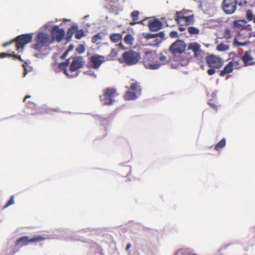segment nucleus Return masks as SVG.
I'll use <instances>...</instances> for the list:
<instances>
[{
  "label": "nucleus",
  "mask_w": 255,
  "mask_h": 255,
  "mask_svg": "<svg viewBox=\"0 0 255 255\" xmlns=\"http://www.w3.org/2000/svg\"><path fill=\"white\" fill-rule=\"evenodd\" d=\"M54 42L48 33L42 32L37 35L35 43L32 45L33 49L41 51L44 47H47Z\"/></svg>",
  "instance_id": "f257e3e1"
},
{
  "label": "nucleus",
  "mask_w": 255,
  "mask_h": 255,
  "mask_svg": "<svg viewBox=\"0 0 255 255\" xmlns=\"http://www.w3.org/2000/svg\"><path fill=\"white\" fill-rule=\"evenodd\" d=\"M33 38V33L24 34L17 36L15 39L11 40L9 42H6L3 44V47H6L9 44L15 43V47L17 50L23 49L24 46L30 42Z\"/></svg>",
  "instance_id": "f03ea898"
},
{
  "label": "nucleus",
  "mask_w": 255,
  "mask_h": 255,
  "mask_svg": "<svg viewBox=\"0 0 255 255\" xmlns=\"http://www.w3.org/2000/svg\"><path fill=\"white\" fill-rule=\"evenodd\" d=\"M157 56L151 52H146L143 56V63L146 69L155 70L161 66V64L156 62Z\"/></svg>",
  "instance_id": "7ed1b4c3"
},
{
  "label": "nucleus",
  "mask_w": 255,
  "mask_h": 255,
  "mask_svg": "<svg viewBox=\"0 0 255 255\" xmlns=\"http://www.w3.org/2000/svg\"><path fill=\"white\" fill-rule=\"evenodd\" d=\"M118 95L115 88H108L103 91V95L100 96V99L105 105H112L115 102L114 98Z\"/></svg>",
  "instance_id": "20e7f679"
},
{
  "label": "nucleus",
  "mask_w": 255,
  "mask_h": 255,
  "mask_svg": "<svg viewBox=\"0 0 255 255\" xmlns=\"http://www.w3.org/2000/svg\"><path fill=\"white\" fill-rule=\"evenodd\" d=\"M123 62L128 65H132L136 64L140 59V55L138 52L133 50L125 52L122 55Z\"/></svg>",
  "instance_id": "39448f33"
},
{
  "label": "nucleus",
  "mask_w": 255,
  "mask_h": 255,
  "mask_svg": "<svg viewBox=\"0 0 255 255\" xmlns=\"http://www.w3.org/2000/svg\"><path fill=\"white\" fill-rule=\"evenodd\" d=\"M45 238L42 236L37 235L29 239L28 236H23L17 239L15 243L16 246L20 247L27 245L31 243H37L44 241Z\"/></svg>",
  "instance_id": "423d86ee"
},
{
  "label": "nucleus",
  "mask_w": 255,
  "mask_h": 255,
  "mask_svg": "<svg viewBox=\"0 0 255 255\" xmlns=\"http://www.w3.org/2000/svg\"><path fill=\"white\" fill-rule=\"evenodd\" d=\"M206 62L209 67L213 68H220L224 63L223 60L220 57L213 54L206 56Z\"/></svg>",
  "instance_id": "0eeeda50"
},
{
  "label": "nucleus",
  "mask_w": 255,
  "mask_h": 255,
  "mask_svg": "<svg viewBox=\"0 0 255 255\" xmlns=\"http://www.w3.org/2000/svg\"><path fill=\"white\" fill-rule=\"evenodd\" d=\"M186 47L185 43L181 40H177L173 43L169 47V50L173 55L182 54L184 52Z\"/></svg>",
  "instance_id": "6e6552de"
},
{
  "label": "nucleus",
  "mask_w": 255,
  "mask_h": 255,
  "mask_svg": "<svg viewBox=\"0 0 255 255\" xmlns=\"http://www.w3.org/2000/svg\"><path fill=\"white\" fill-rule=\"evenodd\" d=\"M187 49L188 51H192L196 58L201 59L203 57L204 52L201 50L200 45L197 42H194L189 43Z\"/></svg>",
  "instance_id": "1a4fd4ad"
},
{
  "label": "nucleus",
  "mask_w": 255,
  "mask_h": 255,
  "mask_svg": "<svg viewBox=\"0 0 255 255\" xmlns=\"http://www.w3.org/2000/svg\"><path fill=\"white\" fill-rule=\"evenodd\" d=\"M237 0H224L222 3V8L227 14L233 13L237 8Z\"/></svg>",
  "instance_id": "9d476101"
},
{
  "label": "nucleus",
  "mask_w": 255,
  "mask_h": 255,
  "mask_svg": "<svg viewBox=\"0 0 255 255\" xmlns=\"http://www.w3.org/2000/svg\"><path fill=\"white\" fill-rule=\"evenodd\" d=\"M51 34L52 39L54 41L56 40L57 42H60L63 39L65 33L63 29L60 28L58 25H55L53 27Z\"/></svg>",
  "instance_id": "9b49d317"
},
{
  "label": "nucleus",
  "mask_w": 255,
  "mask_h": 255,
  "mask_svg": "<svg viewBox=\"0 0 255 255\" xmlns=\"http://www.w3.org/2000/svg\"><path fill=\"white\" fill-rule=\"evenodd\" d=\"M83 62L82 58L80 56L74 57L70 64L69 70L72 73L76 72L79 69L83 67Z\"/></svg>",
  "instance_id": "f8f14e48"
},
{
  "label": "nucleus",
  "mask_w": 255,
  "mask_h": 255,
  "mask_svg": "<svg viewBox=\"0 0 255 255\" xmlns=\"http://www.w3.org/2000/svg\"><path fill=\"white\" fill-rule=\"evenodd\" d=\"M104 61V57L100 55L93 56L91 57V62L93 64V67L95 69L98 68Z\"/></svg>",
  "instance_id": "ddd939ff"
},
{
  "label": "nucleus",
  "mask_w": 255,
  "mask_h": 255,
  "mask_svg": "<svg viewBox=\"0 0 255 255\" xmlns=\"http://www.w3.org/2000/svg\"><path fill=\"white\" fill-rule=\"evenodd\" d=\"M148 27L150 31H157L162 28V24L159 20L155 19L149 23Z\"/></svg>",
  "instance_id": "4468645a"
},
{
  "label": "nucleus",
  "mask_w": 255,
  "mask_h": 255,
  "mask_svg": "<svg viewBox=\"0 0 255 255\" xmlns=\"http://www.w3.org/2000/svg\"><path fill=\"white\" fill-rule=\"evenodd\" d=\"M131 83L130 84V87L128 88L127 87L126 88H128V89L135 92L137 93V95H140L141 92L140 83L133 79H131Z\"/></svg>",
  "instance_id": "2eb2a0df"
},
{
  "label": "nucleus",
  "mask_w": 255,
  "mask_h": 255,
  "mask_svg": "<svg viewBox=\"0 0 255 255\" xmlns=\"http://www.w3.org/2000/svg\"><path fill=\"white\" fill-rule=\"evenodd\" d=\"M69 64V59L66 60V61L64 62H62L59 63L58 64V67L61 70L63 71L64 73L69 78H72L73 77H76L77 74H71L69 75L68 73V71L67 69V67Z\"/></svg>",
  "instance_id": "dca6fc26"
},
{
  "label": "nucleus",
  "mask_w": 255,
  "mask_h": 255,
  "mask_svg": "<svg viewBox=\"0 0 255 255\" xmlns=\"http://www.w3.org/2000/svg\"><path fill=\"white\" fill-rule=\"evenodd\" d=\"M139 12L137 10H134L130 13V16L132 19V22L130 23L133 25L135 24H143V20H139Z\"/></svg>",
  "instance_id": "f3484780"
},
{
  "label": "nucleus",
  "mask_w": 255,
  "mask_h": 255,
  "mask_svg": "<svg viewBox=\"0 0 255 255\" xmlns=\"http://www.w3.org/2000/svg\"><path fill=\"white\" fill-rule=\"evenodd\" d=\"M188 10L183 9L181 11H176L174 17V20L177 24H179L182 21V19L186 16Z\"/></svg>",
  "instance_id": "a211bd4d"
},
{
  "label": "nucleus",
  "mask_w": 255,
  "mask_h": 255,
  "mask_svg": "<svg viewBox=\"0 0 255 255\" xmlns=\"http://www.w3.org/2000/svg\"><path fill=\"white\" fill-rule=\"evenodd\" d=\"M242 57L237 55L233 57L232 60L230 61L234 69H239L241 68L242 66Z\"/></svg>",
  "instance_id": "6ab92c4d"
},
{
  "label": "nucleus",
  "mask_w": 255,
  "mask_h": 255,
  "mask_svg": "<svg viewBox=\"0 0 255 255\" xmlns=\"http://www.w3.org/2000/svg\"><path fill=\"white\" fill-rule=\"evenodd\" d=\"M242 59L245 66L253 65L255 63V62L253 61V58L247 51H246L244 55L242 57Z\"/></svg>",
  "instance_id": "aec40b11"
},
{
  "label": "nucleus",
  "mask_w": 255,
  "mask_h": 255,
  "mask_svg": "<svg viewBox=\"0 0 255 255\" xmlns=\"http://www.w3.org/2000/svg\"><path fill=\"white\" fill-rule=\"evenodd\" d=\"M131 168L129 165H121L119 168V174L122 177H126L129 174Z\"/></svg>",
  "instance_id": "412c9836"
},
{
  "label": "nucleus",
  "mask_w": 255,
  "mask_h": 255,
  "mask_svg": "<svg viewBox=\"0 0 255 255\" xmlns=\"http://www.w3.org/2000/svg\"><path fill=\"white\" fill-rule=\"evenodd\" d=\"M230 62L228 63V64L225 66L224 69L221 70L220 73V76L223 77L227 74H229L231 73L233 69H234L233 65L231 64Z\"/></svg>",
  "instance_id": "4be33fe9"
},
{
  "label": "nucleus",
  "mask_w": 255,
  "mask_h": 255,
  "mask_svg": "<svg viewBox=\"0 0 255 255\" xmlns=\"http://www.w3.org/2000/svg\"><path fill=\"white\" fill-rule=\"evenodd\" d=\"M77 28L78 26L75 25H72L68 29L67 34L65 37V39L67 41H70L72 36L75 33V31H76Z\"/></svg>",
  "instance_id": "5701e85b"
},
{
  "label": "nucleus",
  "mask_w": 255,
  "mask_h": 255,
  "mask_svg": "<svg viewBox=\"0 0 255 255\" xmlns=\"http://www.w3.org/2000/svg\"><path fill=\"white\" fill-rule=\"evenodd\" d=\"M137 93L133 91H127L124 96V98L126 101L134 100L137 98Z\"/></svg>",
  "instance_id": "b1692460"
},
{
  "label": "nucleus",
  "mask_w": 255,
  "mask_h": 255,
  "mask_svg": "<svg viewBox=\"0 0 255 255\" xmlns=\"http://www.w3.org/2000/svg\"><path fill=\"white\" fill-rule=\"evenodd\" d=\"M123 34L120 33H115L110 34L109 38L113 43H118L122 39Z\"/></svg>",
  "instance_id": "393cba45"
},
{
  "label": "nucleus",
  "mask_w": 255,
  "mask_h": 255,
  "mask_svg": "<svg viewBox=\"0 0 255 255\" xmlns=\"http://www.w3.org/2000/svg\"><path fill=\"white\" fill-rule=\"evenodd\" d=\"M12 57L13 59L14 60L15 59H18L20 61H22L20 56L17 55L14 53V52H12L11 54H8L5 53H0V58H4L6 57Z\"/></svg>",
  "instance_id": "a878e982"
},
{
  "label": "nucleus",
  "mask_w": 255,
  "mask_h": 255,
  "mask_svg": "<svg viewBox=\"0 0 255 255\" xmlns=\"http://www.w3.org/2000/svg\"><path fill=\"white\" fill-rule=\"evenodd\" d=\"M182 21H184L186 26L189 25L194 23V16L193 15L186 16L183 19H182Z\"/></svg>",
  "instance_id": "bb28decb"
},
{
  "label": "nucleus",
  "mask_w": 255,
  "mask_h": 255,
  "mask_svg": "<svg viewBox=\"0 0 255 255\" xmlns=\"http://www.w3.org/2000/svg\"><path fill=\"white\" fill-rule=\"evenodd\" d=\"M134 37L130 34H127L124 37L125 42L128 45H131L133 44Z\"/></svg>",
  "instance_id": "cd10ccee"
},
{
  "label": "nucleus",
  "mask_w": 255,
  "mask_h": 255,
  "mask_svg": "<svg viewBox=\"0 0 255 255\" xmlns=\"http://www.w3.org/2000/svg\"><path fill=\"white\" fill-rule=\"evenodd\" d=\"M226 145V139L223 138L214 147L216 150L219 151L223 148Z\"/></svg>",
  "instance_id": "c85d7f7f"
},
{
  "label": "nucleus",
  "mask_w": 255,
  "mask_h": 255,
  "mask_svg": "<svg viewBox=\"0 0 255 255\" xmlns=\"http://www.w3.org/2000/svg\"><path fill=\"white\" fill-rule=\"evenodd\" d=\"M85 35V31L83 29H77L75 33V37L77 39H80L82 37Z\"/></svg>",
  "instance_id": "c756f323"
},
{
  "label": "nucleus",
  "mask_w": 255,
  "mask_h": 255,
  "mask_svg": "<svg viewBox=\"0 0 255 255\" xmlns=\"http://www.w3.org/2000/svg\"><path fill=\"white\" fill-rule=\"evenodd\" d=\"M229 49V46L221 43L218 44L217 46V49L219 51H224Z\"/></svg>",
  "instance_id": "7c9ffc66"
},
{
  "label": "nucleus",
  "mask_w": 255,
  "mask_h": 255,
  "mask_svg": "<svg viewBox=\"0 0 255 255\" xmlns=\"http://www.w3.org/2000/svg\"><path fill=\"white\" fill-rule=\"evenodd\" d=\"M188 31L190 34H198L199 33V30L193 26L189 27Z\"/></svg>",
  "instance_id": "2f4dec72"
},
{
  "label": "nucleus",
  "mask_w": 255,
  "mask_h": 255,
  "mask_svg": "<svg viewBox=\"0 0 255 255\" xmlns=\"http://www.w3.org/2000/svg\"><path fill=\"white\" fill-rule=\"evenodd\" d=\"M224 37L227 40L232 38L231 31L229 28H227L225 29Z\"/></svg>",
  "instance_id": "473e14b6"
},
{
  "label": "nucleus",
  "mask_w": 255,
  "mask_h": 255,
  "mask_svg": "<svg viewBox=\"0 0 255 255\" xmlns=\"http://www.w3.org/2000/svg\"><path fill=\"white\" fill-rule=\"evenodd\" d=\"M246 17L249 21H251L254 19V14L252 11L250 9H248L246 12Z\"/></svg>",
  "instance_id": "72a5a7b5"
},
{
  "label": "nucleus",
  "mask_w": 255,
  "mask_h": 255,
  "mask_svg": "<svg viewBox=\"0 0 255 255\" xmlns=\"http://www.w3.org/2000/svg\"><path fill=\"white\" fill-rule=\"evenodd\" d=\"M14 203V196H11L10 197V199L7 202L6 204L3 207V209H4L8 207V206L13 204Z\"/></svg>",
  "instance_id": "f704fd0d"
},
{
  "label": "nucleus",
  "mask_w": 255,
  "mask_h": 255,
  "mask_svg": "<svg viewBox=\"0 0 255 255\" xmlns=\"http://www.w3.org/2000/svg\"><path fill=\"white\" fill-rule=\"evenodd\" d=\"M159 61L160 63H158V64H161V66L165 64L166 63V57L164 55L160 54V56L159 57Z\"/></svg>",
  "instance_id": "c9c22d12"
},
{
  "label": "nucleus",
  "mask_w": 255,
  "mask_h": 255,
  "mask_svg": "<svg viewBox=\"0 0 255 255\" xmlns=\"http://www.w3.org/2000/svg\"><path fill=\"white\" fill-rule=\"evenodd\" d=\"M248 43V41H245L244 42H239L237 40V38L234 39V44L236 46H245Z\"/></svg>",
  "instance_id": "e433bc0d"
},
{
  "label": "nucleus",
  "mask_w": 255,
  "mask_h": 255,
  "mask_svg": "<svg viewBox=\"0 0 255 255\" xmlns=\"http://www.w3.org/2000/svg\"><path fill=\"white\" fill-rule=\"evenodd\" d=\"M143 36L145 38H146L147 39H151V38H155L156 35H155V34H152V33H143Z\"/></svg>",
  "instance_id": "4c0bfd02"
},
{
  "label": "nucleus",
  "mask_w": 255,
  "mask_h": 255,
  "mask_svg": "<svg viewBox=\"0 0 255 255\" xmlns=\"http://www.w3.org/2000/svg\"><path fill=\"white\" fill-rule=\"evenodd\" d=\"M85 50V48L83 45H79L76 48L77 52L79 54H81V53H83L84 52Z\"/></svg>",
  "instance_id": "58836bf2"
},
{
  "label": "nucleus",
  "mask_w": 255,
  "mask_h": 255,
  "mask_svg": "<svg viewBox=\"0 0 255 255\" xmlns=\"http://www.w3.org/2000/svg\"><path fill=\"white\" fill-rule=\"evenodd\" d=\"M101 39V37L100 36V34H97L94 35L92 38V41L93 43L96 42L99 39Z\"/></svg>",
  "instance_id": "ea45409f"
},
{
  "label": "nucleus",
  "mask_w": 255,
  "mask_h": 255,
  "mask_svg": "<svg viewBox=\"0 0 255 255\" xmlns=\"http://www.w3.org/2000/svg\"><path fill=\"white\" fill-rule=\"evenodd\" d=\"M169 36L171 38H177L178 37V33L176 31H172L169 33Z\"/></svg>",
  "instance_id": "a19ab883"
},
{
  "label": "nucleus",
  "mask_w": 255,
  "mask_h": 255,
  "mask_svg": "<svg viewBox=\"0 0 255 255\" xmlns=\"http://www.w3.org/2000/svg\"><path fill=\"white\" fill-rule=\"evenodd\" d=\"M117 55V52L114 49H112L109 54V56L111 58L115 57Z\"/></svg>",
  "instance_id": "79ce46f5"
},
{
  "label": "nucleus",
  "mask_w": 255,
  "mask_h": 255,
  "mask_svg": "<svg viewBox=\"0 0 255 255\" xmlns=\"http://www.w3.org/2000/svg\"><path fill=\"white\" fill-rule=\"evenodd\" d=\"M215 68H211L208 70L207 73L209 75H213L216 72Z\"/></svg>",
  "instance_id": "37998d69"
},
{
  "label": "nucleus",
  "mask_w": 255,
  "mask_h": 255,
  "mask_svg": "<svg viewBox=\"0 0 255 255\" xmlns=\"http://www.w3.org/2000/svg\"><path fill=\"white\" fill-rule=\"evenodd\" d=\"M156 35V37H159L162 39H163L164 37V33L163 32V31H161L158 33H156L155 34Z\"/></svg>",
  "instance_id": "c03bdc74"
},
{
  "label": "nucleus",
  "mask_w": 255,
  "mask_h": 255,
  "mask_svg": "<svg viewBox=\"0 0 255 255\" xmlns=\"http://www.w3.org/2000/svg\"><path fill=\"white\" fill-rule=\"evenodd\" d=\"M209 105L212 107L214 109L217 110V106L215 104H214V103H212L211 102H209Z\"/></svg>",
  "instance_id": "a18cd8bd"
},
{
  "label": "nucleus",
  "mask_w": 255,
  "mask_h": 255,
  "mask_svg": "<svg viewBox=\"0 0 255 255\" xmlns=\"http://www.w3.org/2000/svg\"><path fill=\"white\" fill-rule=\"evenodd\" d=\"M179 30L180 31H184V30H186V28L185 27H183V26L182 25H180L179 27Z\"/></svg>",
  "instance_id": "49530a36"
},
{
  "label": "nucleus",
  "mask_w": 255,
  "mask_h": 255,
  "mask_svg": "<svg viewBox=\"0 0 255 255\" xmlns=\"http://www.w3.org/2000/svg\"><path fill=\"white\" fill-rule=\"evenodd\" d=\"M131 247V245L130 244H128L126 247V250L128 251L129 248Z\"/></svg>",
  "instance_id": "de8ad7c7"
},
{
  "label": "nucleus",
  "mask_w": 255,
  "mask_h": 255,
  "mask_svg": "<svg viewBox=\"0 0 255 255\" xmlns=\"http://www.w3.org/2000/svg\"><path fill=\"white\" fill-rule=\"evenodd\" d=\"M30 97V96H29V95L26 96L23 100V102H24L27 99L29 98Z\"/></svg>",
  "instance_id": "09e8293b"
},
{
  "label": "nucleus",
  "mask_w": 255,
  "mask_h": 255,
  "mask_svg": "<svg viewBox=\"0 0 255 255\" xmlns=\"http://www.w3.org/2000/svg\"><path fill=\"white\" fill-rule=\"evenodd\" d=\"M67 51H66L62 55V57H64L65 56H66V55L67 54Z\"/></svg>",
  "instance_id": "8fccbe9b"
},
{
  "label": "nucleus",
  "mask_w": 255,
  "mask_h": 255,
  "mask_svg": "<svg viewBox=\"0 0 255 255\" xmlns=\"http://www.w3.org/2000/svg\"><path fill=\"white\" fill-rule=\"evenodd\" d=\"M119 45L123 47V45H122V42L120 43Z\"/></svg>",
  "instance_id": "3c124183"
}]
</instances>
